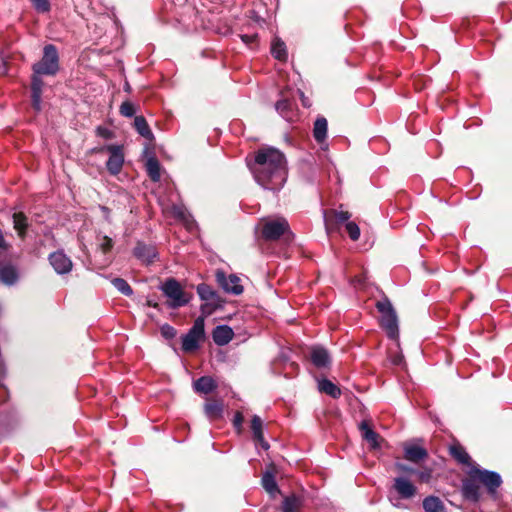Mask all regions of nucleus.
Returning a JSON list of instances; mask_svg holds the SVG:
<instances>
[{
    "mask_svg": "<svg viewBox=\"0 0 512 512\" xmlns=\"http://www.w3.org/2000/svg\"><path fill=\"white\" fill-rule=\"evenodd\" d=\"M451 456L460 464L471 465V458L465 448L460 444H453L449 447Z\"/></svg>",
    "mask_w": 512,
    "mask_h": 512,
    "instance_id": "5701e85b",
    "label": "nucleus"
},
{
    "mask_svg": "<svg viewBox=\"0 0 512 512\" xmlns=\"http://www.w3.org/2000/svg\"><path fill=\"white\" fill-rule=\"evenodd\" d=\"M134 255L143 262L151 263L156 257L157 252L154 246L139 242L134 248Z\"/></svg>",
    "mask_w": 512,
    "mask_h": 512,
    "instance_id": "dca6fc26",
    "label": "nucleus"
},
{
    "mask_svg": "<svg viewBox=\"0 0 512 512\" xmlns=\"http://www.w3.org/2000/svg\"><path fill=\"white\" fill-rule=\"evenodd\" d=\"M310 359L317 368H326L331 362L328 351L321 346L311 348Z\"/></svg>",
    "mask_w": 512,
    "mask_h": 512,
    "instance_id": "4468645a",
    "label": "nucleus"
},
{
    "mask_svg": "<svg viewBox=\"0 0 512 512\" xmlns=\"http://www.w3.org/2000/svg\"><path fill=\"white\" fill-rule=\"evenodd\" d=\"M242 40H243L244 42H249V41L251 40V37H250V36H248V35H243V36H242Z\"/></svg>",
    "mask_w": 512,
    "mask_h": 512,
    "instance_id": "3c124183",
    "label": "nucleus"
},
{
    "mask_svg": "<svg viewBox=\"0 0 512 512\" xmlns=\"http://www.w3.org/2000/svg\"><path fill=\"white\" fill-rule=\"evenodd\" d=\"M101 210L104 212V214L106 215V217H108L109 213H110V210L109 208L105 207V206H102L101 207Z\"/></svg>",
    "mask_w": 512,
    "mask_h": 512,
    "instance_id": "09e8293b",
    "label": "nucleus"
},
{
    "mask_svg": "<svg viewBox=\"0 0 512 512\" xmlns=\"http://www.w3.org/2000/svg\"><path fill=\"white\" fill-rule=\"evenodd\" d=\"M49 262L57 274H67L72 270V261L62 250L51 253Z\"/></svg>",
    "mask_w": 512,
    "mask_h": 512,
    "instance_id": "9b49d317",
    "label": "nucleus"
},
{
    "mask_svg": "<svg viewBox=\"0 0 512 512\" xmlns=\"http://www.w3.org/2000/svg\"><path fill=\"white\" fill-rule=\"evenodd\" d=\"M135 112L136 111H135L134 104L129 101L123 102L120 106V113L122 116L132 117V116H134Z\"/></svg>",
    "mask_w": 512,
    "mask_h": 512,
    "instance_id": "e433bc0d",
    "label": "nucleus"
},
{
    "mask_svg": "<svg viewBox=\"0 0 512 512\" xmlns=\"http://www.w3.org/2000/svg\"><path fill=\"white\" fill-rule=\"evenodd\" d=\"M362 437L369 443L371 448L376 449L379 445V434L376 433L366 421H362L359 425Z\"/></svg>",
    "mask_w": 512,
    "mask_h": 512,
    "instance_id": "6ab92c4d",
    "label": "nucleus"
},
{
    "mask_svg": "<svg viewBox=\"0 0 512 512\" xmlns=\"http://www.w3.org/2000/svg\"><path fill=\"white\" fill-rule=\"evenodd\" d=\"M251 430L253 434L254 440H256L263 449L267 450L269 448L268 443L264 440L263 434V422L261 418L257 415H254L251 420Z\"/></svg>",
    "mask_w": 512,
    "mask_h": 512,
    "instance_id": "a211bd4d",
    "label": "nucleus"
},
{
    "mask_svg": "<svg viewBox=\"0 0 512 512\" xmlns=\"http://www.w3.org/2000/svg\"><path fill=\"white\" fill-rule=\"evenodd\" d=\"M160 331L165 339H173L177 334L176 329L169 324L162 325Z\"/></svg>",
    "mask_w": 512,
    "mask_h": 512,
    "instance_id": "58836bf2",
    "label": "nucleus"
},
{
    "mask_svg": "<svg viewBox=\"0 0 512 512\" xmlns=\"http://www.w3.org/2000/svg\"><path fill=\"white\" fill-rule=\"evenodd\" d=\"M205 338V322L203 317L195 319L189 331L182 336V350L184 352H193L200 346V342Z\"/></svg>",
    "mask_w": 512,
    "mask_h": 512,
    "instance_id": "6e6552de",
    "label": "nucleus"
},
{
    "mask_svg": "<svg viewBox=\"0 0 512 512\" xmlns=\"http://www.w3.org/2000/svg\"><path fill=\"white\" fill-rule=\"evenodd\" d=\"M243 421H244V416L243 414L240 412V411H237L235 414H234V417H233V426L235 427V429L240 432L242 430V424H243Z\"/></svg>",
    "mask_w": 512,
    "mask_h": 512,
    "instance_id": "79ce46f5",
    "label": "nucleus"
},
{
    "mask_svg": "<svg viewBox=\"0 0 512 512\" xmlns=\"http://www.w3.org/2000/svg\"><path fill=\"white\" fill-rule=\"evenodd\" d=\"M376 308L381 314V327L390 339H396L399 335L398 318L391 301L387 297H383L377 301Z\"/></svg>",
    "mask_w": 512,
    "mask_h": 512,
    "instance_id": "39448f33",
    "label": "nucleus"
},
{
    "mask_svg": "<svg viewBox=\"0 0 512 512\" xmlns=\"http://www.w3.org/2000/svg\"><path fill=\"white\" fill-rule=\"evenodd\" d=\"M204 411L209 419L216 420L221 418L223 409L220 403L214 401L206 403Z\"/></svg>",
    "mask_w": 512,
    "mask_h": 512,
    "instance_id": "7c9ffc66",
    "label": "nucleus"
},
{
    "mask_svg": "<svg viewBox=\"0 0 512 512\" xmlns=\"http://www.w3.org/2000/svg\"><path fill=\"white\" fill-rule=\"evenodd\" d=\"M41 75L33 74L31 80V92L42 93L43 81L40 78Z\"/></svg>",
    "mask_w": 512,
    "mask_h": 512,
    "instance_id": "4c0bfd02",
    "label": "nucleus"
},
{
    "mask_svg": "<svg viewBox=\"0 0 512 512\" xmlns=\"http://www.w3.org/2000/svg\"><path fill=\"white\" fill-rule=\"evenodd\" d=\"M9 247H10V245L5 240L4 234H3L2 230L0 229V253L4 252V251H7L9 249Z\"/></svg>",
    "mask_w": 512,
    "mask_h": 512,
    "instance_id": "a18cd8bd",
    "label": "nucleus"
},
{
    "mask_svg": "<svg viewBox=\"0 0 512 512\" xmlns=\"http://www.w3.org/2000/svg\"><path fill=\"white\" fill-rule=\"evenodd\" d=\"M59 71V55L56 47L48 44L43 49L41 60L33 65V73L54 76Z\"/></svg>",
    "mask_w": 512,
    "mask_h": 512,
    "instance_id": "423d86ee",
    "label": "nucleus"
},
{
    "mask_svg": "<svg viewBox=\"0 0 512 512\" xmlns=\"http://www.w3.org/2000/svg\"><path fill=\"white\" fill-rule=\"evenodd\" d=\"M261 483L263 488L266 490L267 493L270 494L271 497H275L278 493H280L278 484L275 479V475L273 472L266 471L262 475Z\"/></svg>",
    "mask_w": 512,
    "mask_h": 512,
    "instance_id": "aec40b11",
    "label": "nucleus"
},
{
    "mask_svg": "<svg viewBox=\"0 0 512 512\" xmlns=\"http://www.w3.org/2000/svg\"><path fill=\"white\" fill-rule=\"evenodd\" d=\"M300 94H301V98H302V103H303V105H304V106H308V104H307V100H306V98L304 97L303 92H300Z\"/></svg>",
    "mask_w": 512,
    "mask_h": 512,
    "instance_id": "8fccbe9b",
    "label": "nucleus"
},
{
    "mask_svg": "<svg viewBox=\"0 0 512 512\" xmlns=\"http://www.w3.org/2000/svg\"><path fill=\"white\" fill-rule=\"evenodd\" d=\"M14 229L18 232L20 238H24L28 228V219L22 212H15L12 216Z\"/></svg>",
    "mask_w": 512,
    "mask_h": 512,
    "instance_id": "a878e982",
    "label": "nucleus"
},
{
    "mask_svg": "<svg viewBox=\"0 0 512 512\" xmlns=\"http://www.w3.org/2000/svg\"><path fill=\"white\" fill-rule=\"evenodd\" d=\"M318 388L321 392L331 396L332 398L336 399L341 396L340 388L328 379L320 380L318 382Z\"/></svg>",
    "mask_w": 512,
    "mask_h": 512,
    "instance_id": "cd10ccee",
    "label": "nucleus"
},
{
    "mask_svg": "<svg viewBox=\"0 0 512 512\" xmlns=\"http://www.w3.org/2000/svg\"><path fill=\"white\" fill-rule=\"evenodd\" d=\"M20 279V271L17 265L3 263L0 265V282L6 286L17 284Z\"/></svg>",
    "mask_w": 512,
    "mask_h": 512,
    "instance_id": "f8f14e48",
    "label": "nucleus"
},
{
    "mask_svg": "<svg viewBox=\"0 0 512 512\" xmlns=\"http://www.w3.org/2000/svg\"><path fill=\"white\" fill-rule=\"evenodd\" d=\"M100 247L104 253L109 252L113 247V240L108 236H103L100 242Z\"/></svg>",
    "mask_w": 512,
    "mask_h": 512,
    "instance_id": "a19ab883",
    "label": "nucleus"
},
{
    "mask_svg": "<svg viewBox=\"0 0 512 512\" xmlns=\"http://www.w3.org/2000/svg\"><path fill=\"white\" fill-rule=\"evenodd\" d=\"M399 469L403 470V471H406V472H409V473H414L415 470L411 469V468H408L404 465H398Z\"/></svg>",
    "mask_w": 512,
    "mask_h": 512,
    "instance_id": "de8ad7c7",
    "label": "nucleus"
},
{
    "mask_svg": "<svg viewBox=\"0 0 512 512\" xmlns=\"http://www.w3.org/2000/svg\"><path fill=\"white\" fill-rule=\"evenodd\" d=\"M113 286L121 292L125 296H131L133 294V289L129 285V283L123 278H114L112 280Z\"/></svg>",
    "mask_w": 512,
    "mask_h": 512,
    "instance_id": "72a5a7b5",
    "label": "nucleus"
},
{
    "mask_svg": "<svg viewBox=\"0 0 512 512\" xmlns=\"http://www.w3.org/2000/svg\"><path fill=\"white\" fill-rule=\"evenodd\" d=\"M427 451L425 448L419 445H406L404 447V457L410 462H419L427 457Z\"/></svg>",
    "mask_w": 512,
    "mask_h": 512,
    "instance_id": "f3484780",
    "label": "nucleus"
},
{
    "mask_svg": "<svg viewBox=\"0 0 512 512\" xmlns=\"http://www.w3.org/2000/svg\"><path fill=\"white\" fill-rule=\"evenodd\" d=\"M134 127L136 131L144 138L148 140L153 139V133L143 116H136L134 119Z\"/></svg>",
    "mask_w": 512,
    "mask_h": 512,
    "instance_id": "c85d7f7f",
    "label": "nucleus"
},
{
    "mask_svg": "<svg viewBox=\"0 0 512 512\" xmlns=\"http://www.w3.org/2000/svg\"><path fill=\"white\" fill-rule=\"evenodd\" d=\"M258 239L277 241L284 235H292L288 220L283 216H267L260 219L255 227Z\"/></svg>",
    "mask_w": 512,
    "mask_h": 512,
    "instance_id": "7ed1b4c3",
    "label": "nucleus"
},
{
    "mask_svg": "<svg viewBox=\"0 0 512 512\" xmlns=\"http://www.w3.org/2000/svg\"><path fill=\"white\" fill-rule=\"evenodd\" d=\"M216 280L227 293L240 295L243 292V286L240 284V279L234 274L226 276L224 272L218 271L216 273Z\"/></svg>",
    "mask_w": 512,
    "mask_h": 512,
    "instance_id": "9d476101",
    "label": "nucleus"
},
{
    "mask_svg": "<svg viewBox=\"0 0 512 512\" xmlns=\"http://www.w3.org/2000/svg\"><path fill=\"white\" fill-rule=\"evenodd\" d=\"M98 152H107L109 153V158L106 162V168L108 172L116 176L118 175L124 164V152L123 147L115 144L104 145L98 149Z\"/></svg>",
    "mask_w": 512,
    "mask_h": 512,
    "instance_id": "1a4fd4ad",
    "label": "nucleus"
},
{
    "mask_svg": "<svg viewBox=\"0 0 512 512\" xmlns=\"http://www.w3.org/2000/svg\"><path fill=\"white\" fill-rule=\"evenodd\" d=\"M234 336V332L228 325H218L212 332V338L215 344L224 346L228 344Z\"/></svg>",
    "mask_w": 512,
    "mask_h": 512,
    "instance_id": "2eb2a0df",
    "label": "nucleus"
},
{
    "mask_svg": "<svg viewBox=\"0 0 512 512\" xmlns=\"http://www.w3.org/2000/svg\"><path fill=\"white\" fill-rule=\"evenodd\" d=\"M351 217L350 213L347 211H339L336 213V219L338 222H346Z\"/></svg>",
    "mask_w": 512,
    "mask_h": 512,
    "instance_id": "c03bdc74",
    "label": "nucleus"
},
{
    "mask_svg": "<svg viewBox=\"0 0 512 512\" xmlns=\"http://www.w3.org/2000/svg\"><path fill=\"white\" fill-rule=\"evenodd\" d=\"M417 494V487L413 482L404 476L395 477L389 490L388 499L390 503L399 509L407 508L402 501L410 500Z\"/></svg>",
    "mask_w": 512,
    "mask_h": 512,
    "instance_id": "20e7f679",
    "label": "nucleus"
},
{
    "mask_svg": "<svg viewBox=\"0 0 512 512\" xmlns=\"http://www.w3.org/2000/svg\"><path fill=\"white\" fill-rule=\"evenodd\" d=\"M197 293L201 300L215 304L218 301L217 292L208 284L201 283L197 286Z\"/></svg>",
    "mask_w": 512,
    "mask_h": 512,
    "instance_id": "393cba45",
    "label": "nucleus"
},
{
    "mask_svg": "<svg viewBox=\"0 0 512 512\" xmlns=\"http://www.w3.org/2000/svg\"><path fill=\"white\" fill-rule=\"evenodd\" d=\"M97 134L101 137H104V138H110L111 137V132L106 129V128H103V127H98L97 128Z\"/></svg>",
    "mask_w": 512,
    "mask_h": 512,
    "instance_id": "49530a36",
    "label": "nucleus"
},
{
    "mask_svg": "<svg viewBox=\"0 0 512 512\" xmlns=\"http://www.w3.org/2000/svg\"><path fill=\"white\" fill-rule=\"evenodd\" d=\"M301 505V500L298 496L292 494L284 498L282 502L283 512H297Z\"/></svg>",
    "mask_w": 512,
    "mask_h": 512,
    "instance_id": "2f4dec72",
    "label": "nucleus"
},
{
    "mask_svg": "<svg viewBox=\"0 0 512 512\" xmlns=\"http://www.w3.org/2000/svg\"><path fill=\"white\" fill-rule=\"evenodd\" d=\"M42 93L31 92L32 107L35 111H41Z\"/></svg>",
    "mask_w": 512,
    "mask_h": 512,
    "instance_id": "ea45409f",
    "label": "nucleus"
},
{
    "mask_svg": "<svg viewBox=\"0 0 512 512\" xmlns=\"http://www.w3.org/2000/svg\"><path fill=\"white\" fill-rule=\"evenodd\" d=\"M275 109L281 115V117L287 121H292L295 116L293 104L288 99H281L277 101L275 104Z\"/></svg>",
    "mask_w": 512,
    "mask_h": 512,
    "instance_id": "4be33fe9",
    "label": "nucleus"
},
{
    "mask_svg": "<svg viewBox=\"0 0 512 512\" xmlns=\"http://www.w3.org/2000/svg\"><path fill=\"white\" fill-rule=\"evenodd\" d=\"M501 484L502 479L499 473L473 465L467 472V477L462 481V495L469 501L477 502L480 499L481 485L493 494Z\"/></svg>",
    "mask_w": 512,
    "mask_h": 512,
    "instance_id": "f03ea898",
    "label": "nucleus"
},
{
    "mask_svg": "<svg viewBox=\"0 0 512 512\" xmlns=\"http://www.w3.org/2000/svg\"><path fill=\"white\" fill-rule=\"evenodd\" d=\"M193 386L196 392L203 394H209L217 388L216 382L209 376H202L198 378L194 382Z\"/></svg>",
    "mask_w": 512,
    "mask_h": 512,
    "instance_id": "412c9836",
    "label": "nucleus"
},
{
    "mask_svg": "<svg viewBox=\"0 0 512 512\" xmlns=\"http://www.w3.org/2000/svg\"><path fill=\"white\" fill-rule=\"evenodd\" d=\"M417 476L421 482L428 483L432 477V471L430 469H425L417 472Z\"/></svg>",
    "mask_w": 512,
    "mask_h": 512,
    "instance_id": "37998d69",
    "label": "nucleus"
},
{
    "mask_svg": "<svg viewBox=\"0 0 512 512\" xmlns=\"http://www.w3.org/2000/svg\"><path fill=\"white\" fill-rule=\"evenodd\" d=\"M345 228L351 240L356 241L359 239L360 228L355 222H347Z\"/></svg>",
    "mask_w": 512,
    "mask_h": 512,
    "instance_id": "f704fd0d",
    "label": "nucleus"
},
{
    "mask_svg": "<svg viewBox=\"0 0 512 512\" xmlns=\"http://www.w3.org/2000/svg\"><path fill=\"white\" fill-rule=\"evenodd\" d=\"M171 213L172 215L182 221L183 223L186 224V226L191 229V220H190V216L188 215L186 209L182 206H179V205H173L172 208H171Z\"/></svg>",
    "mask_w": 512,
    "mask_h": 512,
    "instance_id": "473e14b6",
    "label": "nucleus"
},
{
    "mask_svg": "<svg viewBox=\"0 0 512 512\" xmlns=\"http://www.w3.org/2000/svg\"><path fill=\"white\" fill-rule=\"evenodd\" d=\"M255 181L264 189L278 192L287 180L285 155L273 147L260 148L250 164Z\"/></svg>",
    "mask_w": 512,
    "mask_h": 512,
    "instance_id": "f257e3e1",
    "label": "nucleus"
},
{
    "mask_svg": "<svg viewBox=\"0 0 512 512\" xmlns=\"http://www.w3.org/2000/svg\"><path fill=\"white\" fill-rule=\"evenodd\" d=\"M146 172L153 182L160 181L161 165L156 157H149L145 164Z\"/></svg>",
    "mask_w": 512,
    "mask_h": 512,
    "instance_id": "b1692460",
    "label": "nucleus"
},
{
    "mask_svg": "<svg viewBox=\"0 0 512 512\" xmlns=\"http://www.w3.org/2000/svg\"><path fill=\"white\" fill-rule=\"evenodd\" d=\"M290 365H291L293 368H297V367H298V365H297L296 363H294V362H292Z\"/></svg>",
    "mask_w": 512,
    "mask_h": 512,
    "instance_id": "603ef678",
    "label": "nucleus"
},
{
    "mask_svg": "<svg viewBox=\"0 0 512 512\" xmlns=\"http://www.w3.org/2000/svg\"><path fill=\"white\" fill-rule=\"evenodd\" d=\"M163 294L168 298V306L176 309L187 305L190 296L186 294L180 283L174 278H168L161 285Z\"/></svg>",
    "mask_w": 512,
    "mask_h": 512,
    "instance_id": "0eeeda50",
    "label": "nucleus"
},
{
    "mask_svg": "<svg viewBox=\"0 0 512 512\" xmlns=\"http://www.w3.org/2000/svg\"><path fill=\"white\" fill-rule=\"evenodd\" d=\"M328 132V122L327 119L323 116H319L316 118L313 125V137L315 141L321 145L323 150L327 149V144L325 143Z\"/></svg>",
    "mask_w": 512,
    "mask_h": 512,
    "instance_id": "ddd939ff",
    "label": "nucleus"
},
{
    "mask_svg": "<svg viewBox=\"0 0 512 512\" xmlns=\"http://www.w3.org/2000/svg\"><path fill=\"white\" fill-rule=\"evenodd\" d=\"M271 53L277 60L285 61L287 59L285 43L280 39H275L271 45Z\"/></svg>",
    "mask_w": 512,
    "mask_h": 512,
    "instance_id": "c756f323",
    "label": "nucleus"
},
{
    "mask_svg": "<svg viewBox=\"0 0 512 512\" xmlns=\"http://www.w3.org/2000/svg\"><path fill=\"white\" fill-rule=\"evenodd\" d=\"M423 509L425 512H446L443 502L436 496L424 498Z\"/></svg>",
    "mask_w": 512,
    "mask_h": 512,
    "instance_id": "bb28decb",
    "label": "nucleus"
},
{
    "mask_svg": "<svg viewBox=\"0 0 512 512\" xmlns=\"http://www.w3.org/2000/svg\"><path fill=\"white\" fill-rule=\"evenodd\" d=\"M36 11L46 13L50 11L51 5L49 0H30Z\"/></svg>",
    "mask_w": 512,
    "mask_h": 512,
    "instance_id": "c9c22d12",
    "label": "nucleus"
}]
</instances>
